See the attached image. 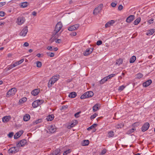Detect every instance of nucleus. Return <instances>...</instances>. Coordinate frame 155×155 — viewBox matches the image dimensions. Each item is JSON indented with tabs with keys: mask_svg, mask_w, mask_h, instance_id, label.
<instances>
[{
	"mask_svg": "<svg viewBox=\"0 0 155 155\" xmlns=\"http://www.w3.org/2000/svg\"><path fill=\"white\" fill-rule=\"evenodd\" d=\"M154 20V19L153 18H151L150 20H149L148 21V22L150 24H151V23H152L153 22Z\"/></svg>",
	"mask_w": 155,
	"mask_h": 155,
	"instance_id": "52",
	"label": "nucleus"
},
{
	"mask_svg": "<svg viewBox=\"0 0 155 155\" xmlns=\"http://www.w3.org/2000/svg\"><path fill=\"white\" fill-rule=\"evenodd\" d=\"M117 3H114L113 2H112V3H111V6L113 7H115L116 5H117Z\"/></svg>",
	"mask_w": 155,
	"mask_h": 155,
	"instance_id": "55",
	"label": "nucleus"
},
{
	"mask_svg": "<svg viewBox=\"0 0 155 155\" xmlns=\"http://www.w3.org/2000/svg\"><path fill=\"white\" fill-rule=\"evenodd\" d=\"M97 124H94L92 125L90 127H89L87 128V130H90L91 129H93L95 128V127H97Z\"/></svg>",
	"mask_w": 155,
	"mask_h": 155,
	"instance_id": "32",
	"label": "nucleus"
},
{
	"mask_svg": "<svg viewBox=\"0 0 155 155\" xmlns=\"http://www.w3.org/2000/svg\"><path fill=\"white\" fill-rule=\"evenodd\" d=\"M75 126V125H74V124L72 122L67 127H68V128L70 129V128H71V127H73Z\"/></svg>",
	"mask_w": 155,
	"mask_h": 155,
	"instance_id": "43",
	"label": "nucleus"
},
{
	"mask_svg": "<svg viewBox=\"0 0 155 155\" xmlns=\"http://www.w3.org/2000/svg\"><path fill=\"white\" fill-rule=\"evenodd\" d=\"M76 93L75 92H73L69 94L68 97L71 98H74L76 97Z\"/></svg>",
	"mask_w": 155,
	"mask_h": 155,
	"instance_id": "22",
	"label": "nucleus"
},
{
	"mask_svg": "<svg viewBox=\"0 0 155 155\" xmlns=\"http://www.w3.org/2000/svg\"><path fill=\"white\" fill-rule=\"evenodd\" d=\"M46 54L48 56L50 57H53L54 55V53L53 52H47Z\"/></svg>",
	"mask_w": 155,
	"mask_h": 155,
	"instance_id": "36",
	"label": "nucleus"
},
{
	"mask_svg": "<svg viewBox=\"0 0 155 155\" xmlns=\"http://www.w3.org/2000/svg\"><path fill=\"white\" fill-rule=\"evenodd\" d=\"M94 95L93 93L91 91H89L84 93L82 95L80 98L81 99H84L86 98L91 97Z\"/></svg>",
	"mask_w": 155,
	"mask_h": 155,
	"instance_id": "3",
	"label": "nucleus"
},
{
	"mask_svg": "<svg viewBox=\"0 0 155 155\" xmlns=\"http://www.w3.org/2000/svg\"><path fill=\"white\" fill-rule=\"evenodd\" d=\"M81 112L80 111L75 113L74 114V117L76 118L78 117H79V114L81 113Z\"/></svg>",
	"mask_w": 155,
	"mask_h": 155,
	"instance_id": "49",
	"label": "nucleus"
},
{
	"mask_svg": "<svg viewBox=\"0 0 155 155\" xmlns=\"http://www.w3.org/2000/svg\"><path fill=\"white\" fill-rule=\"evenodd\" d=\"M54 118V116L53 115H48L46 119L47 120L51 121H52Z\"/></svg>",
	"mask_w": 155,
	"mask_h": 155,
	"instance_id": "26",
	"label": "nucleus"
},
{
	"mask_svg": "<svg viewBox=\"0 0 155 155\" xmlns=\"http://www.w3.org/2000/svg\"><path fill=\"white\" fill-rule=\"evenodd\" d=\"M108 80L107 78V77L104 78L103 79H102L100 82V84H103L105 82L107 81Z\"/></svg>",
	"mask_w": 155,
	"mask_h": 155,
	"instance_id": "28",
	"label": "nucleus"
},
{
	"mask_svg": "<svg viewBox=\"0 0 155 155\" xmlns=\"http://www.w3.org/2000/svg\"><path fill=\"white\" fill-rule=\"evenodd\" d=\"M136 60V57L135 56H133L130 59V62L132 63L135 61Z\"/></svg>",
	"mask_w": 155,
	"mask_h": 155,
	"instance_id": "30",
	"label": "nucleus"
},
{
	"mask_svg": "<svg viewBox=\"0 0 155 155\" xmlns=\"http://www.w3.org/2000/svg\"><path fill=\"white\" fill-rule=\"evenodd\" d=\"M102 41H101L99 40L97 41V45H101L102 44Z\"/></svg>",
	"mask_w": 155,
	"mask_h": 155,
	"instance_id": "53",
	"label": "nucleus"
},
{
	"mask_svg": "<svg viewBox=\"0 0 155 155\" xmlns=\"http://www.w3.org/2000/svg\"><path fill=\"white\" fill-rule=\"evenodd\" d=\"M125 86L123 85L120 86L119 87L118 89L119 91H122L125 88Z\"/></svg>",
	"mask_w": 155,
	"mask_h": 155,
	"instance_id": "45",
	"label": "nucleus"
},
{
	"mask_svg": "<svg viewBox=\"0 0 155 155\" xmlns=\"http://www.w3.org/2000/svg\"><path fill=\"white\" fill-rule=\"evenodd\" d=\"M115 21L114 20H111L109 21L105 25V27L106 28L109 27L113 25V24L115 23Z\"/></svg>",
	"mask_w": 155,
	"mask_h": 155,
	"instance_id": "15",
	"label": "nucleus"
},
{
	"mask_svg": "<svg viewBox=\"0 0 155 155\" xmlns=\"http://www.w3.org/2000/svg\"><path fill=\"white\" fill-rule=\"evenodd\" d=\"M62 27V25L61 22H58L56 25L54 31L53 32L52 36L54 38L56 39L58 38L61 33L59 34L58 32L61 30Z\"/></svg>",
	"mask_w": 155,
	"mask_h": 155,
	"instance_id": "1",
	"label": "nucleus"
},
{
	"mask_svg": "<svg viewBox=\"0 0 155 155\" xmlns=\"http://www.w3.org/2000/svg\"><path fill=\"white\" fill-rule=\"evenodd\" d=\"M152 82L151 79H149L143 83V85L144 87H147L149 86Z\"/></svg>",
	"mask_w": 155,
	"mask_h": 155,
	"instance_id": "19",
	"label": "nucleus"
},
{
	"mask_svg": "<svg viewBox=\"0 0 155 155\" xmlns=\"http://www.w3.org/2000/svg\"><path fill=\"white\" fill-rule=\"evenodd\" d=\"M24 61V59H21L18 61L16 62V63H17V65H19L20 64H21Z\"/></svg>",
	"mask_w": 155,
	"mask_h": 155,
	"instance_id": "41",
	"label": "nucleus"
},
{
	"mask_svg": "<svg viewBox=\"0 0 155 155\" xmlns=\"http://www.w3.org/2000/svg\"><path fill=\"white\" fill-rule=\"evenodd\" d=\"M29 44L27 42H25L24 43V46L25 47H27L28 46Z\"/></svg>",
	"mask_w": 155,
	"mask_h": 155,
	"instance_id": "61",
	"label": "nucleus"
},
{
	"mask_svg": "<svg viewBox=\"0 0 155 155\" xmlns=\"http://www.w3.org/2000/svg\"><path fill=\"white\" fill-rule=\"evenodd\" d=\"M97 116V114L96 113H95L94 114L92 115L90 117V119H94Z\"/></svg>",
	"mask_w": 155,
	"mask_h": 155,
	"instance_id": "44",
	"label": "nucleus"
},
{
	"mask_svg": "<svg viewBox=\"0 0 155 155\" xmlns=\"http://www.w3.org/2000/svg\"><path fill=\"white\" fill-rule=\"evenodd\" d=\"M60 154V149H57L52 152L49 155H59Z\"/></svg>",
	"mask_w": 155,
	"mask_h": 155,
	"instance_id": "18",
	"label": "nucleus"
},
{
	"mask_svg": "<svg viewBox=\"0 0 155 155\" xmlns=\"http://www.w3.org/2000/svg\"><path fill=\"white\" fill-rule=\"evenodd\" d=\"M79 26L78 24H76L71 26L68 28V30L69 31H72L77 29Z\"/></svg>",
	"mask_w": 155,
	"mask_h": 155,
	"instance_id": "11",
	"label": "nucleus"
},
{
	"mask_svg": "<svg viewBox=\"0 0 155 155\" xmlns=\"http://www.w3.org/2000/svg\"><path fill=\"white\" fill-rule=\"evenodd\" d=\"M100 107H93V110L94 112H95L96 111L99 109Z\"/></svg>",
	"mask_w": 155,
	"mask_h": 155,
	"instance_id": "50",
	"label": "nucleus"
},
{
	"mask_svg": "<svg viewBox=\"0 0 155 155\" xmlns=\"http://www.w3.org/2000/svg\"><path fill=\"white\" fill-rule=\"evenodd\" d=\"M123 8V6L121 5H119L118 7V9L119 10H121Z\"/></svg>",
	"mask_w": 155,
	"mask_h": 155,
	"instance_id": "57",
	"label": "nucleus"
},
{
	"mask_svg": "<svg viewBox=\"0 0 155 155\" xmlns=\"http://www.w3.org/2000/svg\"><path fill=\"white\" fill-rule=\"evenodd\" d=\"M114 133L113 131H110L108 133V137H112L114 136Z\"/></svg>",
	"mask_w": 155,
	"mask_h": 155,
	"instance_id": "33",
	"label": "nucleus"
},
{
	"mask_svg": "<svg viewBox=\"0 0 155 155\" xmlns=\"http://www.w3.org/2000/svg\"><path fill=\"white\" fill-rule=\"evenodd\" d=\"M124 127V125L122 123H119L115 126V127L118 129Z\"/></svg>",
	"mask_w": 155,
	"mask_h": 155,
	"instance_id": "35",
	"label": "nucleus"
},
{
	"mask_svg": "<svg viewBox=\"0 0 155 155\" xmlns=\"http://www.w3.org/2000/svg\"><path fill=\"white\" fill-rule=\"evenodd\" d=\"M25 21V18L23 16L18 17L17 20L16 22L19 25H21L23 24Z\"/></svg>",
	"mask_w": 155,
	"mask_h": 155,
	"instance_id": "5",
	"label": "nucleus"
},
{
	"mask_svg": "<svg viewBox=\"0 0 155 155\" xmlns=\"http://www.w3.org/2000/svg\"><path fill=\"white\" fill-rule=\"evenodd\" d=\"M123 61V60L122 59H118L116 61V64L119 65L122 64Z\"/></svg>",
	"mask_w": 155,
	"mask_h": 155,
	"instance_id": "31",
	"label": "nucleus"
},
{
	"mask_svg": "<svg viewBox=\"0 0 155 155\" xmlns=\"http://www.w3.org/2000/svg\"><path fill=\"white\" fill-rule=\"evenodd\" d=\"M71 35V36H75L77 35V33L76 32H73Z\"/></svg>",
	"mask_w": 155,
	"mask_h": 155,
	"instance_id": "63",
	"label": "nucleus"
},
{
	"mask_svg": "<svg viewBox=\"0 0 155 155\" xmlns=\"http://www.w3.org/2000/svg\"><path fill=\"white\" fill-rule=\"evenodd\" d=\"M117 74H112L107 76V78L108 79H110L114 77Z\"/></svg>",
	"mask_w": 155,
	"mask_h": 155,
	"instance_id": "37",
	"label": "nucleus"
},
{
	"mask_svg": "<svg viewBox=\"0 0 155 155\" xmlns=\"http://www.w3.org/2000/svg\"><path fill=\"white\" fill-rule=\"evenodd\" d=\"M20 135H19L18 133H16V134L14 136V138L15 139H17L18 138L20 137Z\"/></svg>",
	"mask_w": 155,
	"mask_h": 155,
	"instance_id": "47",
	"label": "nucleus"
},
{
	"mask_svg": "<svg viewBox=\"0 0 155 155\" xmlns=\"http://www.w3.org/2000/svg\"><path fill=\"white\" fill-rule=\"evenodd\" d=\"M53 48H54V47H52L51 46H48L47 47V49L50 51H53Z\"/></svg>",
	"mask_w": 155,
	"mask_h": 155,
	"instance_id": "46",
	"label": "nucleus"
},
{
	"mask_svg": "<svg viewBox=\"0 0 155 155\" xmlns=\"http://www.w3.org/2000/svg\"><path fill=\"white\" fill-rule=\"evenodd\" d=\"M93 50V48L87 49L83 53L84 56H87L91 54Z\"/></svg>",
	"mask_w": 155,
	"mask_h": 155,
	"instance_id": "13",
	"label": "nucleus"
},
{
	"mask_svg": "<svg viewBox=\"0 0 155 155\" xmlns=\"http://www.w3.org/2000/svg\"><path fill=\"white\" fill-rule=\"evenodd\" d=\"M154 32V30L153 29H151L147 31L146 33V35L148 36L151 35H153Z\"/></svg>",
	"mask_w": 155,
	"mask_h": 155,
	"instance_id": "24",
	"label": "nucleus"
},
{
	"mask_svg": "<svg viewBox=\"0 0 155 155\" xmlns=\"http://www.w3.org/2000/svg\"><path fill=\"white\" fill-rule=\"evenodd\" d=\"M102 6L101 5L96 8L94 11V14L96 15L99 13L102 9Z\"/></svg>",
	"mask_w": 155,
	"mask_h": 155,
	"instance_id": "14",
	"label": "nucleus"
},
{
	"mask_svg": "<svg viewBox=\"0 0 155 155\" xmlns=\"http://www.w3.org/2000/svg\"><path fill=\"white\" fill-rule=\"evenodd\" d=\"M23 132H24V131L22 130H21L19 131L17 133H18V134L19 135H20V136H21V135L23 134Z\"/></svg>",
	"mask_w": 155,
	"mask_h": 155,
	"instance_id": "54",
	"label": "nucleus"
},
{
	"mask_svg": "<svg viewBox=\"0 0 155 155\" xmlns=\"http://www.w3.org/2000/svg\"><path fill=\"white\" fill-rule=\"evenodd\" d=\"M17 63H16V62L13 64H11L10 65H8L7 68V71H8L10 70L13 68L17 66Z\"/></svg>",
	"mask_w": 155,
	"mask_h": 155,
	"instance_id": "17",
	"label": "nucleus"
},
{
	"mask_svg": "<svg viewBox=\"0 0 155 155\" xmlns=\"http://www.w3.org/2000/svg\"><path fill=\"white\" fill-rule=\"evenodd\" d=\"M61 42V40L60 39H57L56 41V43H60Z\"/></svg>",
	"mask_w": 155,
	"mask_h": 155,
	"instance_id": "60",
	"label": "nucleus"
},
{
	"mask_svg": "<svg viewBox=\"0 0 155 155\" xmlns=\"http://www.w3.org/2000/svg\"><path fill=\"white\" fill-rule=\"evenodd\" d=\"M5 4V2H0V7H1L4 5Z\"/></svg>",
	"mask_w": 155,
	"mask_h": 155,
	"instance_id": "59",
	"label": "nucleus"
},
{
	"mask_svg": "<svg viewBox=\"0 0 155 155\" xmlns=\"http://www.w3.org/2000/svg\"><path fill=\"white\" fill-rule=\"evenodd\" d=\"M143 77V74L141 73H138L136 75V78L137 79H140L142 78Z\"/></svg>",
	"mask_w": 155,
	"mask_h": 155,
	"instance_id": "34",
	"label": "nucleus"
},
{
	"mask_svg": "<svg viewBox=\"0 0 155 155\" xmlns=\"http://www.w3.org/2000/svg\"><path fill=\"white\" fill-rule=\"evenodd\" d=\"M72 122L75 125L78 123V121L77 120H74L72 121Z\"/></svg>",
	"mask_w": 155,
	"mask_h": 155,
	"instance_id": "62",
	"label": "nucleus"
},
{
	"mask_svg": "<svg viewBox=\"0 0 155 155\" xmlns=\"http://www.w3.org/2000/svg\"><path fill=\"white\" fill-rule=\"evenodd\" d=\"M141 20L140 17H139L136 19L134 22V24L135 25H137L140 22Z\"/></svg>",
	"mask_w": 155,
	"mask_h": 155,
	"instance_id": "29",
	"label": "nucleus"
},
{
	"mask_svg": "<svg viewBox=\"0 0 155 155\" xmlns=\"http://www.w3.org/2000/svg\"><path fill=\"white\" fill-rule=\"evenodd\" d=\"M16 147H13L10 148L8 150V152L9 153H15L18 152V150L16 149Z\"/></svg>",
	"mask_w": 155,
	"mask_h": 155,
	"instance_id": "16",
	"label": "nucleus"
},
{
	"mask_svg": "<svg viewBox=\"0 0 155 155\" xmlns=\"http://www.w3.org/2000/svg\"><path fill=\"white\" fill-rule=\"evenodd\" d=\"M40 92V90L39 89H36L33 90L31 92V94L34 96H36Z\"/></svg>",
	"mask_w": 155,
	"mask_h": 155,
	"instance_id": "20",
	"label": "nucleus"
},
{
	"mask_svg": "<svg viewBox=\"0 0 155 155\" xmlns=\"http://www.w3.org/2000/svg\"><path fill=\"white\" fill-rule=\"evenodd\" d=\"M28 31V27L27 26H25L21 31L20 33V35L22 36H25L26 35Z\"/></svg>",
	"mask_w": 155,
	"mask_h": 155,
	"instance_id": "7",
	"label": "nucleus"
},
{
	"mask_svg": "<svg viewBox=\"0 0 155 155\" xmlns=\"http://www.w3.org/2000/svg\"><path fill=\"white\" fill-rule=\"evenodd\" d=\"M41 119H38L37 120H36L35 122V123L36 124H37L41 122Z\"/></svg>",
	"mask_w": 155,
	"mask_h": 155,
	"instance_id": "58",
	"label": "nucleus"
},
{
	"mask_svg": "<svg viewBox=\"0 0 155 155\" xmlns=\"http://www.w3.org/2000/svg\"><path fill=\"white\" fill-rule=\"evenodd\" d=\"M93 107H101V105L99 103H97Z\"/></svg>",
	"mask_w": 155,
	"mask_h": 155,
	"instance_id": "64",
	"label": "nucleus"
},
{
	"mask_svg": "<svg viewBox=\"0 0 155 155\" xmlns=\"http://www.w3.org/2000/svg\"><path fill=\"white\" fill-rule=\"evenodd\" d=\"M89 143L88 140H84L82 143V145L83 146H86L88 145Z\"/></svg>",
	"mask_w": 155,
	"mask_h": 155,
	"instance_id": "27",
	"label": "nucleus"
},
{
	"mask_svg": "<svg viewBox=\"0 0 155 155\" xmlns=\"http://www.w3.org/2000/svg\"><path fill=\"white\" fill-rule=\"evenodd\" d=\"M27 143V141L26 140L23 139L20 141L17 144V147H24Z\"/></svg>",
	"mask_w": 155,
	"mask_h": 155,
	"instance_id": "8",
	"label": "nucleus"
},
{
	"mask_svg": "<svg viewBox=\"0 0 155 155\" xmlns=\"http://www.w3.org/2000/svg\"><path fill=\"white\" fill-rule=\"evenodd\" d=\"M71 152V150H68L64 151L63 153V155H67L68 154L70 153Z\"/></svg>",
	"mask_w": 155,
	"mask_h": 155,
	"instance_id": "42",
	"label": "nucleus"
},
{
	"mask_svg": "<svg viewBox=\"0 0 155 155\" xmlns=\"http://www.w3.org/2000/svg\"><path fill=\"white\" fill-rule=\"evenodd\" d=\"M150 127V124L148 122H146L141 127V130L143 132H145Z\"/></svg>",
	"mask_w": 155,
	"mask_h": 155,
	"instance_id": "9",
	"label": "nucleus"
},
{
	"mask_svg": "<svg viewBox=\"0 0 155 155\" xmlns=\"http://www.w3.org/2000/svg\"><path fill=\"white\" fill-rule=\"evenodd\" d=\"M135 17L134 15H131L127 18L126 21L127 23H130L135 19Z\"/></svg>",
	"mask_w": 155,
	"mask_h": 155,
	"instance_id": "12",
	"label": "nucleus"
},
{
	"mask_svg": "<svg viewBox=\"0 0 155 155\" xmlns=\"http://www.w3.org/2000/svg\"><path fill=\"white\" fill-rule=\"evenodd\" d=\"M48 132L49 133H53L55 132L56 130V129L54 127V126L51 125L48 127Z\"/></svg>",
	"mask_w": 155,
	"mask_h": 155,
	"instance_id": "10",
	"label": "nucleus"
},
{
	"mask_svg": "<svg viewBox=\"0 0 155 155\" xmlns=\"http://www.w3.org/2000/svg\"><path fill=\"white\" fill-rule=\"evenodd\" d=\"M106 152L107 150L105 148L103 149V150L101 151V154L102 155L106 153Z\"/></svg>",
	"mask_w": 155,
	"mask_h": 155,
	"instance_id": "48",
	"label": "nucleus"
},
{
	"mask_svg": "<svg viewBox=\"0 0 155 155\" xmlns=\"http://www.w3.org/2000/svg\"><path fill=\"white\" fill-rule=\"evenodd\" d=\"M14 133L13 132L10 133L8 135V137L10 138L12 137L13 136Z\"/></svg>",
	"mask_w": 155,
	"mask_h": 155,
	"instance_id": "51",
	"label": "nucleus"
},
{
	"mask_svg": "<svg viewBox=\"0 0 155 155\" xmlns=\"http://www.w3.org/2000/svg\"><path fill=\"white\" fill-rule=\"evenodd\" d=\"M30 118V115L28 114H26L23 117V120L24 121H28Z\"/></svg>",
	"mask_w": 155,
	"mask_h": 155,
	"instance_id": "23",
	"label": "nucleus"
},
{
	"mask_svg": "<svg viewBox=\"0 0 155 155\" xmlns=\"http://www.w3.org/2000/svg\"><path fill=\"white\" fill-rule=\"evenodd\" d=\"M59 75L57 74L53 76L49 80L48 84V87L50 88L52 86L56 81L58 79Z\"/></svg>",
	"mask_w": 155,
	"mask_h": 155,
	"instance_id": "2",
	"label": "nucleus"
},
{
	"mask_svg": "<svg viewBox=\"0 0 155 155\" xmlns=\"http://www.w3.org/2000/svg\"><path fill=\"white\" fill-rule=\"evenodd\" d=\"M5 15V12H0V16L2 17H3Z\"/></svg>",
	"mask_w": 155,
	"mask_h": 155,
	"instance_id": "56",
	"label": "nucleus"
},
{
	"mask_svg": "<svg viewBox=\"0 0 155 155\" xmlns=\"http://www.w3.org/2000/svg\"><path fill=\"white\" fill-rule=\"evenodd\" d=\"M37 67L38 68H40L42 66V64L40 61H38L36 62Z\"/></svg>",
	"mask_w": 155,
	"mask_h": 155,
	"instance_id": "40",
	"label": "nucleus"
},
{
	"mask_svg": "<svg viewBox=\"0 0 155 155\" xmlns=\"http://www.w3.org/2000/svg\"><path fill=\"white\" fill-rule=\"evenodd\" d=\"M28 4L26 2H23L21 3V6L22 8H25L27 6Z\"/></svg>",
	"mask_w": 155,
	"mask_h": 155,
	"instance_id": "38",
	"label": "nucleus"
},
{
	"mask_svg": "<svg viewBox=\"0 0 155 155\" xmlns=\"http://www.w3.org/2000/svg\"><path fill=\"white\" fill-rule=\"evenodd\" d=\"M27 99L25 97L22 98L20 99L19 101V104H22L24 103L25 102H26L27 101Z\"/></svg>",
	"mask_w": 155,
	"mask_h": 155,
	"instance_id": "25",
	"label": "nucleus"
},
{
	"mask_svg": "<svg viewBox=\"0 0 155 155\" xmlns=\"http://www.w3.org/2000/svg\"><path fill=\"white\" fill-rule=\"evenodd\" d=\"M44 100H37L35 101L32 103V107H38L43 103Z\"/></svg>",
	"mask_w": 155,
	"mask_h": 155,
	"instance_id": "6",
	"label": "nucleus"
},
{
	"mask_svg": "<svg viewBox=\"0 0 155 155\" xmlns=\"http://www.w3.org/2000/svg\"><path fill=\"white\" fill-rule=\"evenodd\" d=\"M135 129L134 128H132L129 130L127 132V133L128 134H130L134 132Z\"/></svg>",
	"mask_w": 155,
	"mask_h": 155,
	"instance_id": "39",
	"label": "nucleus"
},
{
	"mask_svg": "<svg viewBox=\"0 0 155 155\" xmlns=\"http://www.w3.org/2000/svg\"><path fill=\"white\" fill-rule=\"evenodd\" d=\"M11 118V117L10 116H5L3 117L2 120L4 122H7Z\"/></svg>",
	"mask_w": 155,
	"mask_h": 155,
	"instance_id": "21",
	"label": "nucleus"
},
{
	"mask_svg": "<svg viewBox=\"0 0 155 155\" xmlns=\"http://www.w3.org/2000/svg\"><path fill=\"white\" fill-rule=\"evenodd\" d=\"M17 90L15 88H13L11 89L7 93V97H9L10 96L14 95Z\"/></svg>",
	"mask_w": 155,
	"mask_h": 155,
	"instance_id": "4",
	"label": "nucleus"
}]
</instances>
